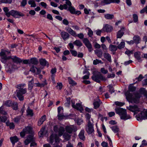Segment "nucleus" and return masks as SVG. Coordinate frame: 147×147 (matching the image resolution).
I'll return each instance as SVG.
<instances>
[{"instance_id": "nucleus-1", "label": "nucleus", "mask_w": 147, "mask_h": 147, "mask_svg": "<svg viewBox=\"0 0 147 147\" xmlns=\"http://www.w3.org/2000/svg\"><path fill=\"white\" fill-rule=\"evenodd\" d=\"M115 110L116 113L119 115L121 119L126 120L131 118L130 115H127L125 109L119 107L116 108Z\"/></svg>"}, {"instance_id": "nucleus-2", "label": "nucleus", "mask_w": 147, "mask_h": 147, "mask_svg": "<svg viewBox=\"0 0 147 147\" xmlns=\"http://www.w3.org/2000/svg\"><path fill=\"white\" fill-rule=\"evenodd\" d=\"M91 78L93 80L98 83L100 82V80H106L105 78L103 77L102 75L99 72L93 73Z\"/></svg>"}, {"instance_id": "nucleus-3", "label": "nucleus", "mask_w": 147, "mask_h": 147, "mask_svg": "<svg viewBox=\"0 0 147 147\" xmlns=\"http://www.w3.org/2000/svg\"><path fill=\"white\" fill-rule=\"evenodd\" d=\"M26 92L27 89L26 88L16 90V95L19 100L22 101L24 100V96L23 95L25 94Z\"/></svg>"}, {"instance_id": "nucleus-4", "label": "nucleus", "mask_w": 147, "mask_h": 147, "mask_svg": "<svg viewBox=\"0 0 147 147\" xmlns=\"http://www.w3.org/2000/svg\"><path fill=\"white\" fill-rule=\"evenodd\" d=\"M66 31L73 36L76 37L77 36L79 38L82 39L84 38V35L83 33H80L77 35L76 32L70 28L68 27L65 28Z\"/></svg>"}, {"instance_id": "nucleus-5", "label": "nucleus", "mask_w": 147, "mask_h": 147, "mask_svg": "<svg viewBox=\"0 0 147 147\" xmlns=\"http://www.w3.org/2000/svg\"><path fill=\"white\" fill-rule=\"evenodd\" d=\"M93 123L94 122L89 121L86 125V130L88 134H91L94 131Z\"/></svg>"}, {"instance_id": "nucleus-6", "label": "nucleus", "mask_w": 147, "mask_h": 147, "mask_svg": "<svg viewBox=\"0 0 147 147\" xmlns=\"http://www.w3.org/2000/svg\"><path fill=\"white\" fill-rule=\"evenodd\" d=\"M53 130L55 132H58L59 135L60 136H62L65 131L64 127L57 125L54 127Z\"/></svg>"}, {"instance_id": "nucleus-7", "label": "nucleus", "mask_w": 147, "mask_h": 147, "mask_svg": "<svg viewBox=\"0 0 147 147\" xmlns=\"http://www.w3.org/2000/svg\"><path fill=\"white\" fill-rule=\"evenodd\" d=\"M137 120L138 121L147 119V110L141 112L138 114L136 116Z\"/></svg>"}, {"instance_id": "nucleus-8", "label": "nucleus", "mask_w": 147, "mask_h": 147, "mask_svg": "<svg viewBox=\"0 0 147 147\" xmlns=\"http://www.w3.org/2000/svg\"><path fill=\"white\" fill-rule=\"evenodd\" d=\"M10 15L16 18H19L20 16H24V15L22 13L13 10L9 11V16Z\"/></svg>"}, {"instance_id": "nucleus-9", "label": "nucleus", "mask_w": 147, "mask_h": 147, "mask_svg": "<svg viewBox=\"0 0 147 147\" xmlns=\"http://www.w3.org/2000/svg\"><path fill=\"white\" fill-rule=\"evenodd\" d=\"M127 109L134 112V115L140 111V109L136 105L134 106L129 105V107H127Z\"/></svg>"}, {"instance_id": "nucleus-10", "label": "nucleus", "mask_w": 147, "mask_h": 147, "mask_svg": "<svg viewBox=\"0 0 147 147\" xmlns=\"http://www.w3.org/2000/svg\"><path fill=\"white\" fill-rule=\"evenodd\" d=\"M126 98L127 100L129 102L132 103L133 102H136L134 101V99L133 97L132 94L129 92H127L125 93Z\"/></svg>"}, {"instance_id": "nucleus-11", "label": "nucleus", "mask_w": 147, "mask_h": 147, "mask_svg": "<svg viewBox=\"0 0 147 147\" xmlns=\"http://www.w3.org/2000/svg\"><path fill=\"white\" fill-rule=\"evenodd\" d=\"M9 58L12 59L13 61L16 64H20V63L22 62V60L20 58L15 56L12 57L9 56Z\"/></svg>"}, {"instance_id": "nucleus-12", "label": "nucleus", "mask_w": 147, "mask_h": 147, "mask_svg": "<svg viewBox=\"0 0 147 147\" xmlns=\"http://www.w3.org/2000/svg\"><path fill=\"white\" fill-rule=\"evenodd\" d=\"M83 42L89 50L90 51V49L92 48V47L89 40L87 38H84L83 40Z\"/></svg>"}, {"instance_id": "nucleus-13", "label": "nucleus", "mask_w": 147, "mask_h": 147, "mask_svg": "<svg viewBox=\"0 0 147 147\" xmlns=\"http://www.w3.org/2000/svg\"><path fill=\"white\" fill-rule=\"evenodd\" d=\"M112 29L113 28L111 25L106 24L104 26L102 30L105 32H110Z\"/></svg>"}, {"instance_id": "nucleus-14", "label": "nucleus", "mask_w": 147, "mask_h": 147, "mask_svg": "<svg viewBox=\"0 0 147 147\" xmlns=\"http://www.w3.org/2000/svg\"><path fill=\"white\" fill-rule=\"evenodd\" d=\"M32 78V79L31 80L29 81L28 83V89L30 90H31L32 89L34 83V79L33 78L29 76L27 77V78Z\"/></svg>"}, {"instance_id": "nucleus-15", "label": "nucleus", "mask_w": 147, "mask_h": 147, "mask_svg": "<svg viewBox=\"0 0 147 147\" xmlns=\"http://www.w3.org/2000/svg\"><path fill=\"white\" fill-rule=\"evenodd\" d=\"M61 35L64 40L68 39L69 36V35L68 33L63 31L61 32Z\"/></svg>"}, {"instance_id": "nucleus-16", "label": "nucleus", "mask_w": 147, "mask_h": 147, "mask_svg": "<svg viewBox=\"0 0 147 147\" xmlns=\"http://www.w3.org/2000/svg\"><path fill=\"white\" fill-rule=\"evenodd\" d=\"M133 40L134 41V43L136 44H138L140 43L141 39L140 36L138 35H135L133 38Z\"/></svg>"}, {"instance_id": "nucleus-17", "label": "nucleus", "mask_w": 147, "mask_h": 147, "mask_svg": "<svg viewBox=\"0 0 147 147\" xmlns=\"http://www.w3.org/2000/svg\"><path fill=\"white\" fill-rule=\"evenodd\" d=\"M124 28H122L117 33V38H121L124 34Z\"/></svg>"}, {"instance_id": "nucleus-18", "label": "nucleus", "mask_w": 147, "mask_h": 147, "mask_svg": "<svg viewBox=\"0 0 147 147\" xmlns=\"http://www.w3.org/2000/svg\"><path fill=\"white\" fill-rule=\"evenodd\" d=\"M29 64L37 65L38 63V59L35 57H33L29 59Z\"/></svg>"}, {"instance_id": "nucleus-19", "label": "nucleus", "mask_w": 147, "mask_h": 147, "mask_svg": "<svg viewBox=\"0 0 147 147\" xmlns=\"http://www.w3.org/2000/svg\"><path fill=\"white\" fill-rule=\"evenodd\" d=\"M40 64L42 66H47V67L49 66L48 62L45 59H41L39 60Z\"/></svg>"}, {"instance_id": "nucleus-20", "label": "nucleus", "mask_w": 147, "mask_h": 147, "mask_svg": "<svg viewBox=\"0 0 147 147\" xmlns=\"http://www.w3.org/2000/svg\"><path fill=\"white\" fill-rule=\"evenodd\" d=\"M102 103V102L100 100H99L98 101H94L93 103L94 108L95 109L98 108Z\"/></svg>"}, {"instance_id": "nucleus-21", "label": "nucleus", "mask_w": 147, "mask_h": 147, "mask_svg": "<svg viewBox=\"0 0 147 147\" xmlns=\"http://www.w3.org/2000/svg\"><path fill=\"white\" fill-rule=\"evenodd\" d=\"M74 129L73 126H67L66 127L65 129L66 132L71 134Z\"/></svg>"}, {"instance_id": "nucleus-22", "label": "nucleus", "mask_w": 147, "mask_h": 147, "mask_svg": "<svg viewBox=\"0 0 147 147\" xmlns=\"http://www.w3.org/2000/svg\"><path fill=\"white\" fill-rule=\"evenodd\" d=\"M10 140L13 145L19 140L18 138L16 136L10 137Z\"/></svg>"}, {"instance_id": "nucleus-23", "label": "nucleus", "mask_w": 147, "mask_h": 147, "mask_svg": "<svg viewBox=\"0 0 147 147\" xmlns=\"http://www.w3.org/2000/svg\"><path fill=\"white\" fill-rule=\"evenodd\" d=\"M46 119V116L45 115H44L42 116L39 119L38 122V126H40L42 125L44 121Z\"/></svg>"}, {"instance_id": "nucleus-24", "label": "nucleus", "mask_w": 147, "mask_h": 147, "mask_svg": "<svg viewBox=\"0 0 147 147\" xmlns=\"http://www.w3.org/2000/svg\"><path fill=\"white\" fill-rule=\"evenodd\" d=\"M45 127H43L40 129L38 132L39 136L40 137H42L47 132V131L45 130Z\"/></svg>"}, {"instance_id": "nucleus-25", "label": "nucleus", "mask_w": 147, "mask_h": 147, "mask_svg": "<svg viewBox=\"0 0 147 147\" xmlns=\"http://www.w3.org/2000/svg\"><path fill=\"white\" fill-rule=\"evenodd\" d=\"M94 53L99 58H101L102 56L103 52L101 49L96 50L94 51Z\"/></svg>"}, {"instance_id": "nucleus-26", "label": "nucleus", "mask_w": 147, "mask_h": 147, "mask_svg": "<svg viewBox=\"0 0 147 147\" xmlns=\"http://www.w3.org/2000/svg\"><path fill=\"white\" fill-rule=\"evenodd\" d=\"M140 54V53L139 51L135 53L134 54L135 57L140 62H141L142 61L141 59Z\"/></svg>"}, {"instance_id": "nucleus-27", "label": "nucleus", "mask_w": 147, "mask_h": 147, "mask_svg": "<svg viewBox=\"0 0 147 147\" xmlns=\"http://www.w3.org/2000/svg\"><path fill=\"white\" fill-rule=\"evenodd\" d=\"M86 74V75L84 76L82 78L83 79L86 80L88 79L89 78V76L90 75V73L86 69L83 72V74Z\"/></svg>"}, {"instance_id": "nucleus-28", "label": "nucleus", "mask_w": 147, "mask_h": 147, "mask_svg": "<svg viewBox=\"0 0 147 147\" xmlns=\"http://www.w3.org/2000/svg\"><path fill=\"white\" fill-rule=\"evenodd\" d=\"M84 130H82L81 131L78 136L79 138L83 140H84L85 139V137L84 135Z\"/></svg>"}, {"instance_id": "nucleus-29", "label": "nucleus", "mask_w": 147, "mask_h": 147, "mask_svg": "<svg viewBox=\"0 0 147 147\" xmlns=\"http://www.w3.org/2000/svg\"><path fill=\"white\" fill-rule=\"evenodd\" d=\"M117 47L116 45L110 44L109 46V49L112 52H115L117 49Z\"/></svg>"}, {"instance_id": "nucleus-30", "label": "nucleus", "mask_w": 147, "mask_h": 147, "mask_svg": "<svg viewBox=\"0 0 147 147\" xmlns=\"http://www.w3.org/2000/svg\"><path fill=\"white\" fill-rule=\"evenodd\" d=\"M104 57L106 58L108 61L111 62V55L107 53H105L103 55Z\"/></svg>"}, {"instance_id": "nucleus-31", "label": "nucleus", "mask_w": 147, "mask_h": 147, "mask_svg": "<svg viewBox=\"0 0 147 147\" xmlns=\"http://www.w3.org/2000/svg\"><path fill=\"white\" fill-rule=\"evenodd\" d=\"M26 134H32V128L30 126L26 127L25 128L23 129Z\"/></svg>"}, {"instance_id": "nucleus-32", "label": "nucleus", "mask_w": 147, "mask_h": 147, "mask_svg": "<svg viewBox=\"0 0 147 147\" xmlns=\"http://www.w3.org/2000/svg\"><path fill=\"white\" fill-rule=\"evenodd\" d=\"M85 117L86 119V121L87 123H89V121L90 122H93L92 119H91L90 120L91 118V115L89 113H87L85 115Z\"/></svg>"}, {"instance_id": "nucleus-33", "label": "nucleus", "mask_w": 147, "mask_h": 147, "mask_svg": "<svg viewBox=\"0 0 147 147\" xmlns=\"http://www.w3.org/2000/svg\"><path fill=\"white\" fill-rule=\"evenodd\" d=\"M57 117L58 119L59 120H61L65 117V116L64 115L63 111H62L61 113H58Z\"/></svg>"}, {"instance_id": "nucleus-34", "label": "nucleus", "mask_w": 147, "mask_h": 147, "mask_svg": "<svg viewBox=\"0 0 147 147\" xmlns=\"http://www.w3.org/2000/svg\"><path fill=\"white\" fill-rule=\"evenodd\" d=\"M73 108L78 110H83V108L82 105L81 104L79 103H76Z\"/></svg>"}, {"instance_id": "nucleus-35", "label": "nucleus", "mask_w": 147, "mask_h": 147, "mask_svg": "<svg viewBox=\"0 0 147 147\" xmlns=\"http://www.w3.org/2000/svg\"><path fill=\"white\" fill-rule=\"evenodd\" d=\"M104 17L106 19L108 20H111L114 18V16L113 14H105Z\"/></svg>"}, {"instance_id": "nucleus-36", "label": "nucleus", "mask_w": 147, "mask_h": 147, "mask_svg": "<svg viewBox=\"0 0 147 147\" xmlns=\"http://www.w3.org/2000/svg\"><path fill=\"white\" fill-rule=\"evenodd\" d=\"M28 4L30 5L31 7H35L36 6V5L34 0H29L28 2Z\"/></svg>"}, {"instance_id": "nucleus-37", "label": "nucleus", "mask_w": 147, "mask_h": 147, "mask_svg": "<svg viewBox=\"0 0 147 147\" xmlns=\"http://www.w3.org/2000/svg\"><path fill=\"white\" fill-rule=\"evenodd\" d=\"M73 44L79 47H81L82 45V42L80 40H78L74 41L73 42Z\"/></svg>"}, {"instance_id": "nucleus-38", "label": "nucleus", "mask_w": 147, "mask_h": 147, "mask_svg": "<svg viewBox=\"0 0 147 147\" xmlns=\"http://www.w3.org/2000/svg\"><path fill=\"white\" fill-rule=\"evenodd\" d=\"M71 5H70L68 6L69 7L68 10L72 14H74L75 13V9L74 8L71 6Z\"/></svg>"}, {"instance_id": "nucleus-39", "label": "nucleus", "mask_w": 147, "mask_h": 147, "mask_svg": "<svg viewBox=\"0 0 147 147\" xmlns=\"http://www.w3.org/2000/svg\"><path fill=\"white\" fill-rule=\"evenodd\" d=\"M11 106L14 110H16L18 109V104L17 102H13Z\"/></svg>"}, {"instance_id": "nucleus-40", "label": "nucleus", "mask_w": 147, "mask_h": 147, "mask_svg": "<svg viewBox=\"0 0 147 147\" xmlns=\"http://www.w3.org/2000/svg\"><path fill=\"white\" fill-rule=\"evenodd\" d=\"M107 87L108 88L109 91L111 94L115 92V90L112 85H109L107 86Z\"/></svg>"}, {"instance_id": "nucleus-41", "label": "nucleus", "mask_w": 147, "mask_h": 147, "mask_svg": "<svg viewBox=\"0 0 147 147\" xmlns=\"http://www.w3.org/2000/svg\"><path fill=\"white\" fill-rule=\"evenodd\" d=\"M3 10L5 13V15L8 17H9V9L7 7L3 8Z\"/></svg>"}, {"instance_id": "nucleus-42", "label": "nucleus", "mask_w": 147, "mask_h": 147, "mask_svg": "<svg viewBox=\"0 0 147 147\" xmlns=\"http://www.w3.org/2000/svg\"><path fill=\"white\" fill-rule=\"evenodd\" d=\"M103 62H102L101 60H99L98 59H96L95 60H94L93 61V64L94 65H96L99 63L103 64Z\"/></svg>"}, {"instance_id": "nucleus-43", "label": "nucleus", "mask_w": 147, "mask_h": 147, "mask_svg": "<svg viewBox=\"0 0 147 147\" xmlns=\"http://www.w3.org/2000/svg\"><path fill=\"white\" fill-rule=\"evenodd\" d=\"M12 103V101L10 100H7L4 103V105L6 106L10 107L11 106Z\"/></svg>"}, {"instance_id": "nucleus-44", "label": "nucleus", "mask_w": 147, "mask_h": 147, "mask_svg": "<svg viewBox=\"0 0 147 147\" xmlns=\"http://www.w3.org/2000/svg\"><path fill=\"white\" fill-rule=\"evenodd\" d=\"M26 86V84H20L17 85L16 87L17 88L18 90H20L22 89H23V87Z\"/></svg>"}, {"instance_id": "nucleus-45", "label": "nucleus", "mask_w": 147, "mask_h": 147, "mask_svg": "<svg viewBox=\"0 0 147 147\" xmlns=\"http://www.w3.org/2000/svg\"><path fill=\"white\" fill-rule=\"evenodd\" d=\"M112 130L115 133L118 132L119 131V128L117 126H114L111 127Z\"/></svg>"}, {"instance_id": "nucleus-46", "label": "nucleus", "mask_w": 147, "mask_h": 147, "mask_svg": "<svg viewBox=\"0 0 147 147\" xmlns=\"http://www.w3.org/2000/svg\"><path fill=\"white\" fill-rule=\"evenodd\" d=\"M7 120V118L5 116H0V121L2 122L5 123Z\"/></svg>"}, {"instance_id": "nucleus-47", "label": "nucleus", "mask_w": 147, "mask_h": 147, "mask_svg": "<svg viewBox=\"0 0 147 147\" xmlns=\"http://www.w3.org/2000/svg\"><path fill=\"white\" fill-rule=\"evenodd\" d=\"M68 82L70 84L73 85H75L76 84V83L70 77H68Z\"/></svg>"}, {"instance_id": "nucleus-48", "label": "nucleus", "mask_w": 147, "mask_h": 147, "mask_svg": "<svg viewBox=\"0 0 147 147\" xmlns=\"http://www.w3.org/2000/svg\"><path fill=\"white\" fill-rule=\"evenodd\" d=\"M55 137V135H54L53 134H51L50 136L49 142L50 143H51V144H53V142H54Z\"/></svg>"}, {"instance_id": "nucleus-49", "label": "nucleus", "mask_w": 147, "mask_h": 147, "mask_svg": "<svg viewBox=\"0 0 147 147\" xmlns=\"http://www.w3.org/2000/svg\"><path fill=\"white\" fill-rule=\"evenodd\" d=\"M66 100V102L65 103V105L66 107H69L70 104L71 98L70 97L67 98Z\"/></svg>"}, {"instance_id": "nucleus-50", "label": "nucleus", "mask_w": 147, "mask_h": 147, "mask_svg": "<svg viewBox=\"0 0 147 147\" xmlns=\"http://www.w3.org/2000/svg\"><path fill=\"white\" fill-rule=\"evenodd\" d=\"M125 43L124 42H121L120 44L117 46V48L119 49L123 48L125 47Z\"/></svg>"}, {"instance_id": "nucleus-51", "label": "nucleus", "mask_w": 147, "mask_h": 147, "mask_svg": "<svg viewBox=\"0 0 147 147\" xmlns=\"http://www.w3.org/2000/svg\"><path fill=\"white\" fill-rule=\"evenodd\" d=\"M27 115H30L31 117L33 115V113L32 110L28 109L27 110Z\"/></svg>"}, {"instance_id": "nucleus-52", "label": "nucleus", "mask_w": 147, "mask_h": 147, "mask_svg": "<svg viewBox=\"0 0 147 147\" xmlns=\"http://www.w3.org/2000/svg\"><path fill=\"white\" fill-rule=\"evenodd\" d=\"M63 136L65 139L66 140H69L71 138L70 135L67 134H64Z\"/></svg>"}, {"instance_id": "nucleus-53", "label": "nucleus", "mask_w": 147, "mask_h": 147, "mask_svg": "<svg viewBox=\"0 0 147 147\" xmlns=\"http://www.w3.org/2000/svg\"><path fill=\"white\" fill-rule=\"evenodd\" d=\"M12 2V0H0V3L10 4Z\"/></svg>"}, {"instance_id": "nucleus-54", "label": "nucleus", "mask_w": 147, "mask_h": 147, "mask_svg": "<svg viewBox=\"0 0 147 147\" xmlns=\"http://www.w3.org/2000/svg\"><path fill=\"white\" fill-rule=\"evenodd\" d=\"M111 3L110 0H104L101 2L102 5H103V4H108Z\"/></svg>"}, {"instance_id": "nucleus-55", "label": "nucleus", "mask_w": 147, "mask_h": 147, "mask_svg": "<svg viewBox=\"0 0 147 147\" xmlns=\"http://www.w3.org/2000/svg\"><path fill=\"white\" fill-rule=\"evenodd\" d=\"M70 52L73 56H74V57H76L77 56L78 53L76 51L70 50Z\"/></svg>"}, {"instance_id": "nucleus-56", "label": "nucleus", "mask_w": 147, "mask_h": 147, "mask_svg": "<svg viewBox=\"0 0 147 147\" xmlns=\"http://www.w3.org/2000/svg\"><path fill=\"white\" fill-rule=\"evenodd\" d=\"M87 28L88 29V34L89 37H91L93 35V32L90 28L88 27Z\"/></svg>"}, {"instance_id": "nucleus-57", "label": "nucleus", "mask_w": 147, "mask_h": 147, "mask_svg": "<svg viewBox=\"0 0 147 147\" xmlns=\"http://www.w3.org/2000/svg\"><path fill=\"white\" fill-rule=\"evenodd\" d=\"M133 20L134 22H137L138 21V17L136 14H134L133 15Z\"/></svg>"}, {"instance_id": "nucleus-58", "label": "nucleus", "mask_w": 147, "mask_h": 147, "mask_svg": "<svg viewBox=\"0 0 147 147\" xmlns=\"http://www.w3.org/2000/svg\"><path fill=\"white\" fill-rule=\"evenodd\" d=\"M21 117V116H18L15 118L14 119V121L16 123L19 122Z\"/></svg>"}, {"instance_id": "nucleus-59", "label": "nucleus", "mask_w": 147, "mask_h": 147, "mask_svg": "<svg viewBox=\"0 0 147 147\" xmlns=\"http://www.w3.org/2000/svg\"><path fill=\"white\" fill-rule=\"evenodd\" d=\"M115 104L116 105L121 107L123 106L125 104V103L124 102H120L116 101L115 102Z\"/></svg>"}, {"instance_id": "nucleus-60", "label": "nucleus", "mask_w": 147, "mask_h": 147, "mask_svg": "<svg viewBox=\"0 0 147 147\" xmlns=\"http://www.w3.org/2000/svg\"><path fill=\"white\" fill-rule=\"evenodd\" d=\"M9 64H8V65L9 66V67H10L9 68H11L12 69H17L18 67L17 66L15 65V64H11V66L9 65Z\"/></svg>"}, {"instance_id": "nucleus-61", "label": "nucleus", "mask_w": 147, "mask_h": 147, "mask_svg": "<svg viewBox=\"0 0 147 147\" xmlns=\"http://www.w3.org/2000/svg\"><path fill=\"white\" fill-rule=\"evenodd\" d=\"M36 67H35L34 65H32L30 69V71L33 73L36 72Z\"/></svg>"}, {"instance_id": "nucleus-62", "label": "nucleus", "mask_w": 147, "mask_h": 147, "mask_svg": "<svg viewBox=\"0 0 147 147\" xmlns=\"http://www.w3.org/2000/svg\"><path fill=\"white\" fill-rule=\"evenodd\" d=\"M134 50L130 51L127 50L125 52V53L129 56L130 54H132L133 53Z\"/></svg>"}, {"instance_id": "nucleus-63", "label": "nucleus", "mask_w": 147, "mask_h": 147, "mask_svg": "<svg viewBox=\"0 0 147 147\" xmlns=\"http://www.w3.org/2000/svg\"><path fill=\"white\" fill-rule=\"evenodd\" d=\"M26 139L29 140L30 142H31L34 141V138L33 136L31 135H29Z\"/></svg>"}, {"instance_id": "nucleus-64", "label": "nucleus", "mask_w": 147, "mask_h": 147, "mask_svg": "<svg viewBox=\"0 0 147 147\" xmlns=\"http://www.w3.org/2000/svg\"><path fill=\"white\" fill-rule=\"evenodd\" d=\"M145 12L146 13H147V5L145 7L140 11V13H143Z\"/></svg>"}]
</instances>
